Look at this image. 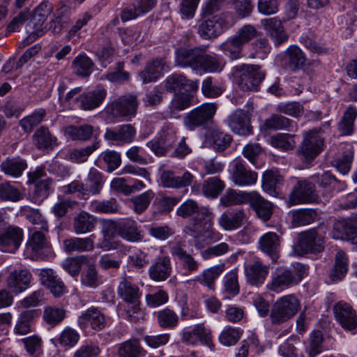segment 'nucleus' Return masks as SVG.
Instances as JSON below:
<instances>
[{"label": "nucleus", "mask_w": 357, "mask_h": 357, "mask_svg": "<svg viewBox=\"0 0 357 357\" xmlns=\"http://www.w3.org/2000/svg\"><path fill=\"white\" fill-rule=\"evenodd\" d=\"M176 214L183 218L195 215L194 223L189 230L195 248L202 249L222 238V234L213 227V215L209 208L200 206L196 201L188 199L177 208Z\"/></svg>", "instance_id": "nucleus-1"}, {"label": "nucleus", "mask_w": 357, "mask_h": 357, "mask_svg": "<svg viewBox=\"0 0 357 357\" xmlns=\"http://www.w3.org/2000/svg\"><path fill=\"white\" fill-rule=\"evenodd\" d=\"M119 296L127 303V317L137 322L143 319V312L139 308V289L129 278H123L118 287Z\"/></svg>", "instance_id": "nucleus-4"}, {"label": "nucleus", "mask_w": 357, "mask_h": 357, "mask_svg": "<svg viewBox=\"0 0 357 357\" xmlns=\"http://www.w3.org/2000/svg\"><path fill=\"white\" fill-rule=\"evenodd\" d=\"M356 233L357 227L350 220L342 219L334 223L333 236L335 239H349Z\"/></svg>", "instance_id": "nucleus-39"}, {"label": "nucleus", "mask_w": 357, "mask_h": 357, "mask_svg": "<svg viewBox=\"0 0 357 357\" xmlns=\"http://www.w3.org/2000/svg\"><path fill=\"white\" fill-rule=\"evenodd\" d=\"M224 269V264L211 266L204 270L201 275L194 278L193 281L213 290L215 281L222 274Z\"/></svg>", "instance_id": "nucleus-37"}, {"label": "nucleus", "mask_w": 357, "mask_h": 357, "mask_svg": "<svg viewBox=\"0 0 357 357\" xmlns=\"http://www.w3.org/2000/svg\"><path fill=\"white\" fill-rule=\"evenodd\" d=\"M218 109L215 102L204 103L189 112L185 117V126L190 130L210 122Z\"/></svg>", "instance_id": "nucleus-11"}, {"label": "nucleus", "mask_w": 357, "mask_h": 357, "mask_svg": "<svg viewBox=\"0 0 357 357\" xmlns=\"http://www.w3.org/2000/svg\"><path fill=\"white\" fill-rule=\"evenodd\" d=\"M333 310L337 321L343 328L351 331L357 327V314L350 305L339 302Z\"/></svg>", "instance_id": "nucleus-21"}, {"label": "nucleus", "mask_w": 357, "mask_h": 357, "mask_svg": "<svg viewBox=\"0 0 357 357\" xmlns=\"http://www.w3.org/2000/svg\"><path fill=\"white\" fill-rule=\"evenodd\" d=\"M118 234L131 242L140 241L143 238V235L139 230L137 223L132 220H126L119 223Z\"/></svg>", "instance_id": "nucleus-38"}, {"label": "nucleus", "mask_w": 357, "mask_h": 357, "mask_svg": "<svg viewBox=\"0 0 357 357\" xmlns=\"http://www.w3.org/2000/svg\"><path fill=\"white\" fill-rule=\"evenodd\" d=\"M21 213L30 222L36 225V229H41L45 231H48L47 222L43 217L39 210L29 206H24L22 208Z\"/></svg>", "instance_id": "nucleus-54"}, {"label": "nucleus", "mask_w": 357, "mask_h": 357, "mask_svg": "<svg viewBox=\"0 0 357 357\" xmlns=\"http://www.w3.org/2000/svg\"><path fill=\"white\" fill-rule=\"evenodd\" d=\"M93 65L92 60L86 54H79L72 63V69L77 76L86 77L92 73Z\"/></svg>", "instance_id": "nucleus-43"}, {"label": "nucleus", "mask_w": 357, "mask_h": 357, "mask_svg": "<svg viewBox=\"0 0 357 357\" xmlns=\"http://www.w3.org/2000/svg\"><path fill=\"white\" fill-rule=\"evenodd\" d=\"M96 219L89 213L82 211L74 218L73 229L76 234H81L91 231L96 225Z\"/></svg>", "instance_id": "nucleus-40"}, {"label": "nucleus", "mask_w": 357, "mask_h": 357, "mask_svg": "<svg viewBox=\"0 0 357 357\" xmlns=\"http://www.w3.org/2000/svg\"><path fill=\"white\" fill-rule=\"evenodd\" d=\"M81 284L86 287L96 288L101 283V277L94 264H89L81 275Z\"/></svg>", "instance_id": "nucleus-52"}, {"label": "nucleus", "mask_w": 357, "mask_h": 357, "mask_svg": "<svg viewBox=\"0 0 357 357\" xmlns=\"http://www.w3.org/2000/svg\"><path fill=\"white\" fill-rule=\"evenodd\" d=\"M24 233L21 228L9 226L0 234V249L3 252H15L20 246Z\"/></svg>", "instance_id": "nucleus-18"}, {"label": "nucleus", "mask_w": 357, "mask_h": 357, "mask_svg": "<svg viewBox=\"0 0 357 357\" xmlns=\"http://www.w3.org/2000/svg\"><path fill=\"white\" fill-rule=\"evenodd\" d=\"M204 50L205 48L202 47L179 49L176 51V63L182 67L189 66L192 69H199L202 56H204Z\"/></svg>", "instance_id": "nucleus-19"}, {"label": "nucleus", "mask_w": 357, "mask_h": 357, "mask_svg": "<svg viewBox=\"0 0 357 357\" xmlns=\"http://www.w3.org/2000/svg\"><path fill=\"white\" fill-rule=\"evenodd\" d=\"M100 223L103 238L98 243V247L105 251L117 249L120 243L119 241H114L113 238L116 232L118 233V225L114 221L105 219L102 220Z\"/></svg>", "instance_id": "nucleus-26"}, {"label": "nucleus", "mask_w": 357, "mask_h": 357, "mask_svg": "<svg viewBox=\"0 0 357 357\" xmlns=\"http://www.w3.org/2000/svg\"><path fill=\"white\" fill-rule=\"evenodd\" d=\"M236 83L243 91H256L265 77L258 65L243 64L234 68Z\"/></svg>", "instance_id": "nucleus-5"}, {"label": "nucleus", "mask_w": 357, "mask_h": 357, "mask_svg": "<svg viewBox=\"0 0 357 357\" xmlns=\"http://www.w3.org/2000/svg\"><path fill=\"white\" fill-rule=\"evenodd\" d=\"M250 193L237 192L233 189H228L221 197L220 204L225 207L239 205L248 202Z\"/></svg>", "instance_id": "nucleus-46"}, {"label": "nucleus", "mask_w": 357, "mask_h": 357, "mask_svg": "<svg viewBox=\"0 0 357 357\" xmlns=\"http://www.w3.org/2000/svg\"><path fill=\"white\" fill-rule=\"evenodd\" d=\"M252 109L253 106L250 105L246 111L238 109L229 116L228 125L234 132L240 135H246L251 132L250 111Z\"/></svg>", "instance_id": "nucleus-15"}, {"label": "nucleus", "mask_w": 357, "mask_h": 357, "mask_svg": "<svg viewBox=\"0 0 357 357\" xmlns=\"http://www.w3.org/2000/svg\"><path fill=\"white\" fill-rule=\"evenodd\" d=\"M93 234L86 238H70L63 241L64 250L66 252L91 251L94 248Z\"/></svg>", "instance_id": "nucleus-33"}, {"label": "nucleus", "mask_w": 357, "mask_h": 357, "mask_svg": "<svg viewBox=\"0 0 357 357\" xmlns=\"http://www.w3.org/2000/svg\"><path fill=\"white\" fill-rule=\"evenodd\" d=\"M230 14L222 13L204 20L199 26V33L206 39L213 38L228 29L231 22Z\"/></svg>", "instance_id": "nucleus-9"}, {"label": "nucleus", "mask_w": 357, "mask_h": 357, "mask_svg": "<svg viewBox=\"0 0 357 357\" xmlns=\"http://www.w3.org/2000/svg\"><path fill=\"white\" fill-rule=\"evenodd\" d=\"M291 123V120L283 116L273 114L265 120L261 128L265 131L280 130L288 128Z\"/></svg>", "instance_id": "nucleus-61"}, {"label": "nucleus", "mask_w": 357, "mask_h": 357, "mask_svg": "<svg viewBox=\"0 0 357 357\" xmlns=\"http://www.w3.org/2000/svg\"><path fill=\"white\" fill-rule=\"evenodd\" d=\"M66 315L65 310L56 306H47L43 311V318L50 325L55 326L63 321Z\"/></svg>", "instance_id": "nucleus-63"}, {"label": "nucleus", "mask_w": 357, "mask_h": 357, "mask_svg": "<svg viewBox=\"0 0 357 357\" xmlns=\"http://www.w3.org/2000/svg\"><path fill=\"white\" fill-rule=\"evenodd\" d=\"M261 250L269 255L273 261L278 258L280 249L279 236L274 232H268L264 234L259 240Z\"/></svg>", "instance_id": "nucleus-35"}, {"label": "nucleus", "mask_w": 357, "mask_h": 357, "mask_svg": "<svg viewBox=\"0 0 357 357\" xmlns=\"http://www.w3.org/2000/svg\"><path fill=\"white\" fill-rule=\"evenodd\" d=\"M300 303L294 295L284 296L278 299L271 310L273 324H282L291 318L298 311Z\"/></svg>", "instance_id": "nucleus-7"}, {"label": "nucleus", "mask_w": 357, "mask_h": 357, "mask_svg": "<svg viewBox=\"0 0 357 357\" xmlns=\"http://www.w3.org/2000/svg\"><path fill=\"white\" fill-rule=\"evenodd\" d=\"M23 199V193L8 181L0 184V201L17 202Z\"/></svg>", "instance_id": "nucleus-53"}, {"label": "nucleus", "mask_w": 357, "mask_h": 357, "mask_svg": "<svg viewBox=\"0 0 357 357\" xmlns=\"http://www.w3.org/2000/svg\"><path fill=\"white\" fill-rule=\"evenodd\" d=\"M66 135L72 140L88 141L92 137L94 132L93 127L89 124H84L79 126H68L64 128Z\"/></svg>", "instance_id": "nucleus-42"}, {"label": "nucleus", "mask_w": 357, "mask_h": 357, "mask_svg": "<svg viewBox=\"0 0 357 357\" xmlns=\"http://www.w3.org/2000/svg\"><path fill=\"white\" fill-rule=\"evenodd\" d=\"M259 35L255 26L246 24L239 28L236 33L220 45V49L231 59L241 57L243 47Z\"/></svg>", "instance_id": "nucleus-3"}, {"label": "nucleus", "mask_w": 357, "mask_h": 357, "mask_svg": "<svg viewBox=\"0 0 357 357\" xmlns=\"http://www.w3.org/2000/svg\"><path fill=\"white\" fill-rule=\"evenodd\" d=\"M268 273L269 266L258 260L245 267L247 282L252 286L259 287L263 284Z\"/></svg>", "instance_id": "nucleus-25"}, {"label": "nucleus", "mask_w": 357, "mask_h": 357, "mask_svg": "<svg viewBox=\"0 0 357 357\" xmlns=\"http://www.w3.org/2000/svg\"><path fill=\"white\" fill-rule=\"evenodd\" d=\"M195 176L188 171H185L182 176H176L172 170H160V183L164 188L179 189L192 185Z\"/></svg>", "instance_id": "nucleus-16"}, {"label": "nucleus", "mask_w": 357, "mask_h": 357, "mask_svg": "<svg viewBox=\"0 0 357 357\" xmlns=\"http://www.w3.org/2000/svg\"><path fill=\"white\" fill-rule=\"evenodd\" d=\"M323 139L316 130L306 132L299 152L307 162L314 160L321 151Z\"/></svg>", "instance_id": "nucleus-14"}, {"label": "nucleus", "mask_w": 357, "mask_h": 357, "mask_svg": "<svg viewBox=\"0 0 357 357\" xmlns=\"http://www.w3.org/2000/svg\"><path fill=\"white\" fill-rule=\"evenodd\" d=\"M282 176L273 170L266 171L262 176V188L268 194L276 195V185L282 181Z\"/></svg>", "instance_id": "nucleus-51"}, {"label": "nucleus", "mask_w": 357, "mask_h": 357, "mask_svg": "<svg viewBox=\"0 0 357 357\" xmlns=\"http://www.w3.org/2000/svg\"><path fill=\"white\" fill-rule=\"evenodd\" d=\"M35 312L33 310H24L22 312L14 327V333L20 335H25L31 332V323L33 320Z\"/></svg>", "instance_id": "nucleus-47"}, {"label": "nucleus", "mask_w": 357, "mask_h": 357, "mask_svg": "<svg viewBox=\"0 0 357 357\" xmlns=\"http://www.w3.org/2000/svg\"><path fill=\"white\" fill-rule=\"evenodd\" d=\"M284 56L289 68L293 70L302 68L306 62L303 51L296 45L289 46L285 51Z\"/></svg>", "instance_id": "nucleus-44"}, {"label": "nucleus", "mask_w": 357, "mask_h": 357, "mask_svg": "<svg viewBox=\"0 0 357 357\" xmlns=\"http://www.w3.org/2000/svg\"><path fill=\"white\" fill-rule=\"evenodd\" d=\"M88 261V257L84 255L69 257L63 261L62 267L70 275L75 277L79 275L82 265L86 264Z\"/></svg>", "instance_id": "nucleus-58"}, {"label": "nucleus", "mask_w": 357, "mask_h": 357, "mask_svg": "<svg viewBox=\"0 0 357 357\" xmlns=\"http://www.w3.org/2000/svg\"><path fill=\"white\" fill-rule=\"evenodd\" d=\"M102 175L96 169H91L88 174L85 185V192L87 196L89 194H99L103 186Z\"/></svg>", "instance_id": "nucleus-48"}, {"label": "nucleus", "mask_w": 357, "mask_h": 357, "mask_svg": "<svg viewBox=\"0 0 357 357\" xmlns=\"http://www.w3.org/2000/svg\"><path fill=\"white\" fill-rule=\"evenodd\" d=\"M297 247L303 252H319L324 249V237L315 229L300 234Z\"/></svg>", "instance_id": "nucleus-22"}, {"label": "nucleus", "mask_w": 357, "mask_h": 357, "mask_svg": "<svg viewBox=\"0 0 357 357\" xmlns=\"http://www.w3.org/2000/svg\"><path fill=\"white\" fill-rule=\"evenodd\" d=\"M150 278L156 282L166 280L172 273L171 260L169 257H158L149 270Z\"/></svg>", "instance_id": "nucleus-29"}, {"label": "nucleus", "mask_w": 357, "mask_h": 357, "mask_svg": "<svg viewBox=\"0 0 357 357\" xmlns=\"http://www.w3.org/2000/svg\"><path fill=\"white\" fill-rule=\"evenodd\" d=\"M165 87L170 91H179L182 89L186 92L193 91L198 89V82L187 79L183 75H173L167 79Z\"/></svg>", "instance_id": "nucleus-34"}, {"label": "nucleus", "mask_w": 357, "mask_h": 357, "mask_svg": "<svg viewBox=\"0 0 357 357\" xmlns=\"http://www.w3.org/2000/svg\"><path fill=\"white\" fill-rule=\"evenodd\" d=\"M52 5L48 2L40 3L33 11L26 25V33L31 38H36L44 33V23L52 12Z\"/></svg>", "instance_id": "nucleus-10"}, {"label": "nucleus", "mask_w": 357, "mask_h": 357, "mask_svg": "<svg viewBox=\"0 0 357 357\" xmlns=\"http://www.w3.org/2000/svg\"><path fill=\"white\" fill-rule=\"evenodd\" d=\"M136 136V130L131 124H124L114 130L107 128L104 134L105 140L115 142L117 144H126L132 142Z\"/></svg>", "instance_id": "nucleus-24"}, {"label": "nucleus", "mask_w": 357, "mask_h": 357, "mask_svg": "<svg viewBox=\"0 0 357 357\" xmlns=\"http://www.w3.org/2000/svg\"><path fill=\"white\" fill-rule=\"evenodd\" d=\"M245 218V214L243 210H229L220 215L218 224L225 230L231 231L241 227Z\"/></svg>", "instance_id": "nucleus-30"}, {"label": "nucleus", "mask_w": 357, "mask_h": 357, "mask_svg": "<svg viewBox=\"0 0 357 357\" xmlns=\"http://www.w3.org/2000/svg\"><path fill=\"white\" fill-rule=\"evenodd\" d=\"M26 163L22 160L6 159L0 164L1 170L6 174L13 176H20L26 169Z\"/></svg>", "instance_id": "nucleus-50"}, {"label": "nucleus", "mask_w": 357, "mask_h": 357, "mask_svg": "<svg viewBox=\"0 0 357 357\" xmlns=\"http://www.w3.org/2000/svg\"><path fill=\"white\" fill-rule=\"evenodd\" d=\"M26 252L33 260H48L54 256L50 243L40 231H34L26 243Z\"/></svg>", "instance_id": "nucleus-8"}, {"label": "nucleus", "mask_w": 357, "mask_h": 357, "mask_svg": "<svg viewBox=\"0 0 357 357\" xmlns=\"http://www.w3.org/2000/svg\"><path fill=\"white\" fill-rule=\"evenodd\" d=\"M353 151L350 146L346 148L342 154L337 156L333 161V165L340 172L346 174L351 168L353 160Z\"/></svg>", "instance_id": "nucleus-60"}, {"label": "nucleus", "mask_w": 357, "mask_h": 357, "mask_svg": "<svg viewBox=\"0 0 357 357\" xmlns=\"http://www.w3.org/2000/svg\"><path fill=\"white\" fill-rule=\"evenodd\" d=\"M248 201L259 218L264 221L270 219L273 213V204L255 192L250 193Z\"/></svg>", "instance_id": "nucleus-32"}, {"label": "nucleus", "mask_w": 357, "mask_h": 357, "mask_svg": "<svg viewBox=\"0 0 357 357\" xmlns=\"http://www.w3.org/2000/svg\"><path fill=\"white\" fill-rule=\"evenodd\" d=\"M192 97L185 93L176 94L171 101L169 106V110L166 112V115L169 117H177L176 112L185 109L190 106Z\"/></svg>", "instance_id": "nucleus-45"}, {"label": "nucleus", "mask_w": 357, "mask_h": 357, "mask_svg": "<svg viewBox=\"0 0 357 357\" xmlns=\"http://www.w3.org/2000/svg\"><path fill=\"white\" fill-rule=\"evenodd\" d=\"M107 95L106 90L98 88L93 91L82 93L76 100L80 102V107L84 110H91L102 102Z\"/></svg>", "instance_id": "nucleus-31"}, {"label": "nucleus", "mask_w": 357, "mask_h": 357, "mask_svg": "<svg viewBox=\"0 0 357 357\" xmlns=\"http://www.w3.org/2000/svg\"><path fill=\"white\" fill-rule=\"evenodd\" d=\"M138 105L137 96L128 93L119 97L108 104L105 107V112L112 117L131 119L135 116Z\"/></svg>", "instance_id": "nucleus-6"}, {"label": "nucleus", "mask_w": 357, "mask_h": 357, "mask_svg": "<svg viewBox=\"0 0 357 357\" xmlns=\"http://www.w3.org/2000/svg\"><path fill=\"white\" fill-rule=\"evenodd\" d=\"M185 242L178 241L171 247V254L176 257L184 268L189 273L195 272L199 269V262L184 249Z\"/></svg>", "instance_id": "nucleus-28"}, {"label": "nucleus", "mask_w": 357, "mask_h": 357, "mask_svg": "<svg viewBox=\"0 0 357 357\" xmlns=\"http://www.w3.org/2000/svg\"><path fill=\"white\" fill-rule=\"evenodd\" d=\"M317 195L314 190V185L307 181H298L294 187L289 196V206L316 202Z\"/></svg>", "instance_id": "nucleus-12"}, {"label": "nucleus", "mask_w": 357, "mask_h": 357, "mask_svg": "<svg viewBox=\"0 0 357 357\" xmlns=\"http://www.w3.org/2000/svg\"><path fill=\"white\" fill-rule=\"evenodd\" d=\"M225 188V183L218 177H211L205 180L203 186V193L208 197H217Z\"/></svg>", "instance_id": "nucleus-56"}, {"label": "nucleus", "mask_w": 357, "mask_h": 357, "mask_svg": "<svg viewBox=\"0 0 357 357\" xmlns=\"http://www.w3.org/2000/svg\"><path fill=\"white\" fill-rule=\"evenodd\" d=\"M153 197L154 193L153 191L148 190L141 195L132 197L130 202L132 204L134 211L140 214L148 208Z\"/></svg>", "instance_id": "nucleus-62"}, {"label": "nucleus", "mask_w": 357, "mask_h": 357, "mask_svg": "<svg viewBox=\"0 0 357 357\" xmlns=\"http://www.w3.org/2000/svg\"><path fill=\"white\" fill-rule=\"evenodd\" d=\"M33 142L38 149H52L56 144V138L47 128L41 126L33 135Z\"/></svg>", "instance_id": "nucleus-41"}, {"label": "nucleus", "mask_w": 357, "mask_h": 357, "mask_svg": "<svg viewBox=\"0 0 357 357\" xmlns=\"http://www.w3.org/2000/svg\"><path fill=\"white\" fill-rule=\"evenodd\" d=\"M38 277L41 284L55 298H60L68 292L65 283L53 269L42 268L40 270Z\"/></svg>", "instance_id": "nucleus-13"}, {"label": "nucleus", "mask_w": 357, "mask_h": 357, "mask_svg": "<svg viewBox=\"0 0 357 357\" xmlns=\"http://www.w3.org/2000/svg\"><path fill=\"white\" fill-rule=\"evenodd\" d=\"M166 62L162 59H155L149 62L145 69L140 73L144 83L155 81L165 70Z\"/></svg>", "instance_id": "nucleus-36"}, {"label": "nucleus", "mask_w": 357, "mask_h": 357, "mask_svg": "<svg viewBox=\"0 0 357 357\" xmlns=\"http://www.w3.org/2000/svg\"><path fill=\"white\" fill-rule=\"evenodd\" d=\"M307 268L302 264L296 263L293 269L278 268L267 284V289L274 292H281L284 289L298 284L306 275Z\"/></svg>", "instance_id": "nucleus-2"}, {"label": "nucleus", "mask_w": 357, "mask_h": 357, "mask_svg": "<svg viewBox=\"0 0 357 357\" xmlns=\"http://www.w3.org/2000/svg\"><path fill=\"white\" fill-rule=\"evenodd\" d=\"M347 257L343 251H338L335 256L334 268L331 273L333 280H340L347 272Z\"/></svg>", "instance_id": "nucleus-57"}, {"label": "nucleus", "mask_w": 357, "mask_h": 357, "mask_svg": "<svg viewBox=\"0 0 357 357\" xmlns=\"http://www.w3.org/2000/svg\"><path fill=\"white\" fill-rule=\"evenodd\" d=\"M45 115V109H39L22 119L19 124L24 132L30 133L36 126L43 121Z\"/></svg>", "instance_id": "nucleus-49"}, {"label": "nucleus", "mask_w": 357, "mask_h": 357, "mask_svg": "<svg viewBox=\"0 0 357 357\" xmlns=\"http://www.w3.org/2000/svg\"><path fill=\"white\" fill-rule=\"evenodd\" d=\"M142 351L138 342L134 340L126 341L119 347V357H139Z\"/></svg>", "instance_id": "nucleus-64"}, {"label": "nucleus", "mask_w": 357, "mask_h": 357, "mask_svg": "<svg viewBox=\"0 0 357 357\" xmlns=\"http://www.w3.org/2000/svg\"><path fill=\"white\" fill-rule=\"evenodd\" d=\"M31 273L26 268H17L9 272L6 279V286L13 293L19 294L26 290L30 284Z\"/></svg>", "instance_id": "nucleus-17"}, {"label": "nucleus", "mask_w": 357, "mask_h": 357, "mask_svg": "<svg viewBox=\"0 0 357 357\" xmlns=\"http://www.w3.org/2000/svg\"><path fill=\"white\" fill-rule=\"evenodd\" d=\"M317 214L311 209H300L292 211L291 223L294 227L305 225L312 222Z\"/></svg>", "instance_id": "nucleus-59"}, {"label": "nucleus", "mask_w": 357, "mask_h": 357, "mask_svg": "<svg viewBox=\"0 0 357 357\" xmlns=\"http://www.w3.org/2000/svg\"><path fill=\"white\" fill-rule=\"evenodd\" d=\"M267 36L273 41L275 46H279L288 40L282 21L278 17L266 18L261 21Z\"/></svg>", "instance_id": "nucleus-23"}, {"label": "nucleus", "mask_w": 357, "mask_h": 357, "mask_svg": "<svg viewBox=\"0 0 357 357\" xmlns=\"http://www.w3.org/2000/svg\"><path fill=\"white\" fill-rule=\"evenodd\" d=\"M77 321L82 328L91 326L93 330L98 331L102 330L107 324L105 315L96 307H91L82 312Z\"/></svg>", "instance_id": "nucleus-20"}, {"label": "nucleus", "mask_w": 357, "mask_h": 357, "mask_svg": "<svg viewBox=\"0 0 357 357\" xmlns=\"http://www.w3.org/2000/svg\"><path fill=\"white\" fill-rule=\"evenodd\" d=\"M231 179L239 186H245L255 184L258 178L257 173L248 169L238 160H235L231 169Z\"/></svg>", "instance_id": "nucleus-27"}, {"label": "nucleus", "mask_w": 357, "mask_h": 357, "mask_svg": "<svg viewBox=\"0 0 357 357\" xmlns=\"http://www.w3.org/2000/svg\"><path fill=\"white\" fill-rule=\"evenodd\" d=\"M357 116V109L349 107L344 112L341 121L338 123V129L342 135H350L354 130V121Z\"/></svg>", "instance_id": "nucleus-55"}]
</instances>
